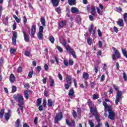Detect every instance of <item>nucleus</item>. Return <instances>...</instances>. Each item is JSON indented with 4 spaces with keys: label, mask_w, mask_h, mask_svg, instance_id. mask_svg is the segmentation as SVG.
I'll return each instance as SVG.
<instances>
[{
    "label": "nucleus",
    "mask_w": 127,
    "mask_h": 127,
    "mask_svg": "<svg viewBox=\"0 0 127 127\" xmlns=\"http://www.w3.org/2000/svg\"><path fill=\"white\" fill-rule=\"evenodd\" d=\"M83 78L85 80H88V79H89V74L85 72L83 73Z\"/></svg>",
    "instance_id": "22"
},
{
    "label": "nucleus",
    "mask_w": 127,
    "mask_h": 127,
    "mask_svg": "<svg viewBox=\"0 0 127 127\" xmlns=\"http://www.w3.org/2000/svg\"><path fill=\"white\" fill-rule=\"evenodd\" d=\"M15 92H16V86H13L12 87V93H15Z\"/></svg>",
    "instance_id": "46"
},
{
    "label": "nucleus",
    "mask_w": 127,
    "mask_h": 127,
    "mask_svg": "<svg viewBox=\"0 0 127 127\" xmlns=\"http://www.w3.org/2000/svg\"><path fill=\"white\" fill-rule=\"evenodd\" d=\"M38 107H39V111H41L43 110V107L41 105H38Z\"/></svg>",
    "instance_id": "57"
},
{
    "label": "nucleus",
    "mask_w": 127,
    "mask_h": 127,
    "mask_svg": "<svg viewBox=\"0 0 127 127\" xmlns=\"http://www.w3.org/2000/svg\"><path fill=\"white\" fill-rule=\"evenodd\" d=\"M69 5H74L76 3V0H68Z\"/></svg>",
    "instance_id": "17"
},
{
    "label": "nucleus",
    "mask_w": 127,
    "mask_h": 127,
    "mask_svg": "<svg viewBox=\"0 0 127 127\" xmlns=\"http://www.w3.org/2000/svg\"><path fill=\"white\" fill-rule=\"evenodd\" d=\"M70 86H71V84L66 83L64 85V88H65V90H69V88H70Z\"/></svg>",
    "instance_id": "35"
},
{
    "label": "nucleus",
    "mask_w": 127,
    "mask_h": 127,
    "mask_svg": "<svg viewBox=\"0 0 127 127\" xmlns=\"http://www.w3.org/2000/svg\"><path fill=\"white\" fill-rule=\"evenodd\" d=\"M24 34V40L26 42H29V35L26 34L25 32L23 33Z\"/></svg>",
    "instance_id": "11"
},
{
    "label": "nucleus",
    "mask_w": 127,
    "mask_h": 127,
    "mask_svg": "<svg viewBox=\"0 0 127 127\" xmlns=\"http://www.w3.org/2000/svg\"><path fill=\"white\" fill-rule=\"evenodd\" d=\"M18 106H19L20 110H21L22 112H23V108L24 107L23 97H22L21 95H19L18 97Z\"/></svg>",
    "instance_id": "3"
},
{
    "label": "nucleus",
    "mask_w": 127,
    "mask_h": 127,
    "mask_svg": "<svg viewBox=\"0 0 127 127\" xmlns=\"http://www.w3.org/2000/svg\"><path fill=\"white\" fill-rule=\"evenodd\" d=\"M61 43H62L63 46H64V47H67V42H66V41H65L64 40L61 41Z\"/></svg>",
    "instance_id": "26"
},
{
    "label": "nucleus",
    "mask_w": 127,
    "mask_h": 127,
    "mask_svg": "<svg viewBox=\"0 0 127 127\" xmlns=\"http://www.w3.org/2000/svg\"><path fill=\"white\" fill-rule=\"evenodd\" d=\"M100 121H101V120L100 119V118H99V121H97L98 124L95 126V127H101L103 126V124H102V123L100 122Z\"/></svg>",
    "instance_id": "28"
},
{
    "label": "nucleus",
    "mask_w": 127,
    "mask_h": 127,
    "mask_svg": "<svg viewBox=\"0 0 127 127\" xmlns=\"http://www.w3.org/2000/svg\"><path fill=\"white\" fill-rule=\"evenodd\" d=\"M71 11L72 13H78L79 12V9L75 7H72L71 8Z\"/></svg>",
    "instance_id": "12"
},
{
    "label": "nucleus",
    "mask_w": 127,
    "mask_h": 127,
    "mask_svg": "<svg viewBox=\"0 0 127 127\" xmlns=\"http://www.w3.org/2000/svg\"><path fill=\"white\" fill-rule=\"evenodd\" d=\"M42 81H43V83L44 84H46V82L47 81V78L46 77H45L44 79H43Z\"/></svg>",
    "instance_id": "60"
},
{
    "label": "nucleus",
    "mask_w": 127,
    "mask_h": 127,
    "mask_svg": "<svg viewBox=\"0 0 127 127\" xmlns=\"http://www.w3.org/2000/svg\"><path fill=\"white\" fill-rule=\"evenodd\" d=\"M63 119V115L62 113L60 112L59 113H57L56 116L55 117V124H57L61 121Z\"/></svg>",
    "instance_id": "5"
},
{
    "label": "nucleus",
    "mask_w": 127,
    "mask_h": 127,
    "mask_svg": "<svg viewBox=\"0 0 127 127\" xmlns=\"http://www.w3.org/2000/svg\"><path fill=\"white\" fill-rule=\"evenodd\" d=\"M123 79H124V81H127V76L126 72L123 73Z\"/></svg>",
    "instance_id": "43"
},
{
    "label": "nucleus",
    "mask_w": 127,
    "mask_h": 127,
    "mask_svg": "<svg viewBox=\"0 0 127 127\" xmlns=\"http://www.w3.org/2000/svg\"><path fill=\"white\" fill-rule=\"evenodd\" d=\"M77 113L78 115H81V109L77 108Z\"/></svg>",
    "instance_id": "58"
},
{
    "label": "nucleus",
    "mask_w": 127,
    "mask_h": 127,
    "mask_svg": "<svg viewBox=\"0 0 127 127\" xmlns=\"http://www.w3.org/2000/svg\"><path fill=\"white\" fill-rule=\"evenodd\" d=\"M64 64L65 67H68V61L67 60L65 59L64 61Z\"/></svg>",
    "instance_id": "40"
},
{
    "label": "nucleus",
    "mask_w": 127,
    "mask_h": 127,
    "mask_svg": "<svg viewBox=\"0 0 127 127\" xmlns=\"http://www.w3.org/2000/svg\"><path fill=\"white\" fill-rule=\"evenodd\" d=\"M113 87L116 91H117L115 103L116 105H119V102L121 101V98H122V95H123V92L119 90V87L117 85H116V84H113Z\"/></svg>",
    "instance_id": "1"
},
{
    "label": "nucleus",
    "mask_w": 127,
    "mask_h": 127,
    "mask_svg": "<svg viewBox=\"0 0 127 127\" xmlns=\"http://www.w3.org/2000/svg\"><path fill=\"white\" fill-rule=\"evenodd\" d=\"M24 97L25 99H28L29 97L28 96V91L27 90H25L24 91Z\"/></svg>",
    "instance_id": "27"
},
{
    "label": "nucleus",
    "mask_w": 127,
    "mask_h": 127,
    "mask_svg": "<svg viewBox=\"0 0 127 127\" xmlns=\"http://www.w3.org/2000/svg\"><path fill=\"white\" fill-rule=\"evenodd\" d=\"M66 23H67V21L66 20H64V21H62L59 22V27L61 28H63L65 25H66Z\"/></svg>",
    "instance_id": "9"
},
{
    "label": "nucleus",
    "mask_w": 127,
    "mask_h": 127,
    "mask_svg": "<svg viewBox=\"0 0 127 127\" xmlns=\"http://www.w3.org/2000/svg\"><path fill=\"white\" fill-rule=\"evenodd\" d=\"M90 112L93 116H95V118L96 121L99 122V119H100V114H99V113H98V110H97V107H90Z\"/></svg>",
    "instance_id": "2"
},
{
    "label": "nucleus",
    "mask_w": 127,
    "mask_h": 127,
    "mask_svg": "<svg viewBox=\"0 0 127 127\" xmlns=\"http://www.w3.org/2000/svg\"><path fill=\"white\" fill-rule=\"evenodd\" d=\"M105 75H102L101 77V81H102L103 82V81H105Z\"/></svg>",
    "instance_id": "62"
},
{
    "label": "nucleus",
    "mask_w": 127,
    "mask_h": 127,
    "mask_svg": "<svg viewBox=\"0 0 127 127\" xmlns=\"http://www.w3.org/2000/svg\"><path fill=\"white\" fill-rule=\"evenodd\" d=\"M17 38V33L16 32L13 33V36L12 39H16Z\"/></svg>",
    "instance_id": "31"
},
{
    "label": "nucleus",
    "mask_w": 127,
    "mask_h": 127,
    "mask_svg": "<svg viewBox=\"0 0 127 127\" xmlns=\"http://www.w3.org/2000/svg\"><path fill=\"white\" fill-rule=\"evenodd\" d=\"M65 124H66L67 126H68V127H71V123L68 121V119L65 120Z\"/></svg>",
    "instance_id": "41"
},
{
    "label": "nucleus",
    "mask_w": 127,
    "mask_h": 127,
    "mask_svg": "<svg viewBox=\"0 0 127 127\" xmlns=\"http://www.w3.org/2000/svg\"><path fill=\"white\" fill-rule=\"evenodd\" d=\"M58 76H59V78L60 80L61 81H62L63 77H62V75L61 74V73H59Z\"/></svg>",
    "instance_id": "59"
},
{
    "label": "nucleus",
    "mask_w": 127,
    "mask_h": 127,
    "mask_svg": "<svg viewBox=\"0 0 127 127\" xmlns=\"http://www.w3.org/2000/svg\"><path fill=\"white\" fill-rule=\"evenodd\" d=\"M15 127H21L20 125V121H19V119H18L15 123Z\"/></svg>",
    "instance_id": "21"
},
{
    "label": "nucleus",
    "mask_w": 127,
    "mask_h": 127,
    "mask_svg": "<svg viewBox=\"0 0 127 127\" xmlns=\"http://www.w3.org/2000/svg\"><path fill=\"white\" fill-rule=\"evenodd\" d=\"M56 11L59 14L61 13V9L60 7H58L56 9Z\"/></svg>",
    "instance_id": "45"
},
{
    "label": "nucleus",
    "mask_w": 127,
    "mask_h": 127,
    "mask_svg": "<svg viewBox=\"0 0 127 127\" xmlns=\"http://www.w3.org/2000/svg\"><path fill=\"white\" fill-rule=\"evenodd\" d=\"M66 50L67 51H69V53H71V54L72 55L73 57L74 58H76V54H75V52L73 50V49H71L69 45H67L66 46Z\"/></svg>",
    "instance_id": "7"
},
{
    "label": "nucleus",
    "mask_w": 127,
    "mask_h": 127,
    "mask_svg": "<svg viewBox=\"0 0 127 127\" xmlns=\"http://www.w3.org/2000/svg\"><path fill=\"white\" fill-rule=\"evenodd\" d=\"M48 105L49 107H52L53 106V101L52 99L48 100Z\"/></svg>",
    "instance_id": "19"
},
{
    "label": "nucleus",
    "mask_w": 127,
    "mask_h": 127,
    "mask_svg": "<svg viewBox=\"0 0 127 127\" xmlns=\"http://www.w3.org/2000/svg\"><path fill=\"white\" fill-rule=\"evenodd\" d=\"M44 29V28L43 27V26H41L39 29V32H43Z\"/></svg>",
    "instance_id": "52"
},
{
    "label": "nucleus",
    "mask_w": 127,
    "mask_h": 127,
    "mask_svg": "<svg viewBox=\"0 0 127 127\" xmlns=\"http://www.w3.org/2000/svg\"><path fill=\"white\" fill-rule=\"evenodd\" d=\"M15 49H11L10 50L11 54H13V53H15Z\"/></svg>",
    "instance_id": "51"
},
{
    "label": "nucleus",
    "mask_w": 127,
    "mask_h": 127,
    "mask_svg": "<svg viewBox=\"0 0 127 127\" xmlns=\"http://www.w3.org/2000/svg\"><path fill=\"white\" fill-rule=\"evenodd\" d=\"M73 83L74 84V86L77 88V80H76V79H73Z\"/></svg>",
    "instance_id": "61"
},
{
    "label": "nucleus",
    "mask_w": 127,
    "mask_h": 127,
    "mask_svg": "<svg viewBox=\"0 0 127 127\" xmlns=\"http://www.w3.org/2000/svg\"><path fill=\"white\" fill-rule=\"evenodd\" d=\"M92 98L93 100H97V99H99V95L97 94H93L92 96Z\"/></svg>",
    "instance_id": "30"
},
{
    "label": "nucleus",
    "mask_w": 127,
    "mask_h": 127,
    "mask_svg": "<svg viewBox=\"0 0 127 127\" xmlns=\"http://www.w3.org/2000/svg\"><path fill=\"white\" fill-rule=\"evenodd\" d=\"M40 21L42 23L43 26H45V19L44 18L41 17L40 19Z\"/></svg>",
    "instance_id": "23"
},
{
    "label": "nucleus",
    "mask_w": 127,
    "mask_h": 127,
    "mask_svg": "<svg viewBox=\"0 0 127 127\" xmlns=\"http://www.w3.org/2000/svg\"><path fill=\"white\" fill-rule=\"evenodd\" d=\"M87 43L89 45H91V44H92V39H91L90 38H88L87 39Z\"/></svg>",
    "instance_id": "42"
},
{
    "label": "nucleus",
    "mask_w": 127,
    "mask_h": 127,
    "mask_svg": "<svg viewBox=\"0 0 127 127\" xmlns=\"http://www.w3.org/2000/svg\"><path fill=\"white\" fill-rule=\"evenodd\" d=\"M62 1H64V0H61ZM51 2L54 6H58L59 4V0H51Z\"/></svg>",
    "instance_id": "8"
},
{
    "label": "nucleus",
    "mask_w": 127,
    "mask_h": 127,
    "mask_svg": "<svg viewBox=\"0 0 127 127\" xmlns=\"http://www.w3.org/2000/svg\"><path fill=\"white\" fill-rule=\"evenodd\" d=\"M53 86H54V80L50 79V86L53 87Z\"/></svg>",
    "instance_id": "38"
},
{
    "label": "nucleus",
    "mask_w": 127,
    "mask_h": 127,
    "mask_svg": "<svg viewBox=\"0 0 127 127\" xmlns=\"http://www.w3.org/2000/svg\"><path fill=\"white\" fill-rule=\"evenodd\" d=\"M57 48L60 52H63V49H62V48H61L60 46H58Z\"/></svg>",
    "instance_id": "47"
},
{
    "label": "nucleus",
    "mask_w": 127,
    "mask_h": 127,
    "mask_svg": "<svg viewBox=\"0 0 127 127\" xmlns=\"http://www.w3.org/2000/svg\"><path fill=\"white\" fill-rule=\"evenodd\" d=\"M3 115H4V109H2L0 112V118H3Z\"/></svg>",
    "instance_id": "24"
},
{
    "label": "nucleus",
    "mask_w": 127,
    "mask_h": 127,
    "mask_svg": "<svg viewBox=\"0 0 127 127\" xmlns=\"http://www.w3.org/2000/svg\"><path fill=\"white\" fill-rule=\"evenodd\" d=\"M13 17L15 19V20L16 21L17 23H19V22H20V20H19V19L18 18V17H17V16H16V15H13Z\"/></svg>",
    "instance_id": "25"
},
{
    "label": "nucleus",
    "mask_w": 127,
    "mask_h": 127,
    "mask_svg": "<svg viewBox=\"0 0 127 127\" xmlns=\"http://www.w3.org/2000/svg\"><path fill=\"white\" fill-rule=\"evenodd\" d=\"M75 94V92H74V89H72L70 90H69L68 92V96L70 98H72L74 96V94Z\"/></svg>",
    "instance_id": "14"
},
{
    "label": "nucleus",
    "mask_w": 127,
    "mask_h": 127,
    "mask_svg": "<svg viewBox=\"0 0 127 127\" xmlns=\"http://www.w3.org/2000/svg\"><path fill=\"white\" fill-rule=\"evenodd\" d=\"M22 71V67L21 66L18 67L17 69V71L18 72V73H20V72H21Z\"/></svg>",
    "instance_id": "55"
},
{
    "label": "nucleus",
    "mask_w": 127,
    "mask_h": 127,
    "mask_svg": "<svg viewBox=\"0 0 127 127\" xmlns=\"http://www.w3.org/2000/svg\"><path fill=\"white\" fill-rule=\"evenodd\" d=\"M37 106H40L41 105V99L39 98L37 100Z\"/></svg>",
    "instance_id": "39"
},
{
    "label": "nucleus",
    "mask_w": 127,
    "mask_h": 127,
    "mask_svg": "<svg viewBox=\"0 0 127 127\" xmlns=\"http://www.w3.org/2000/svg\"><path fill=\"white\" fill-rule=\"evenodd\" d=\"M32 75H33V71H30L29 72L28 77H29V78L30 79V78H32Z\"/></svg>",
    "instance_id": "37"
},
{
    "label": "nucleus",
    "mask_w": 127,
    "mask_h": 127,
    "mask_svg": "<svg viewBox=\"0 0 127 127\" xmlns=\"http://www.w3.org/2000/svg\"><path fill=\"white\" fill-rule=\"evenodd\" d=\"M72 116L74 119H76L77 118V112L75 110H73L72 112Z\"/></svg>",
    "instance_id": "36"
},
{
    "label": "nucleus",
    "mask_w": 127,
    "mask_h": 127,
    "mask_svg": "<svg viewBox=\"0 0 127 127\" xmlns=\"http://www.w3.org/2000/svg\"><path fill=\"white\" fill-rule=\"evenodd\" d=\"M103 105L104 106L105 111H106V110H107V109H108V110H109V108L111 107V106H108V104H107V102H106V101L103 102Z\"/></svg>",
    "instance_id": "18"
},
{
    "label": "nucleus",
    "mask_w": 127,
    "mask_h": 127,
    "mask_svg": "<svg viewBox=\"0 0 127 127\" xmlns=\"http://www.w3.org/2000/svg\"><path fill=\"white\" fill-rule=\"evenodd\" d=\"M98 45H99V47H100V48H101L102 47V46H103V43L101 41H99Z\"/></svg>",
    "instance_id": "56"
},
{
    "label": "nucleus",
    "mask_w": 127,
    "mask_h": 127,
    "mask_svg": "<svg viewBox=\"0 0 127 127\" xmlns=\"http://www.w3.org/2000/svg\"><path fill=\"white\" fill-rule=\"evenodd\" d=\"M38 122V118L37 117H35L34 120V123L35 125H37Z\"/></svg>",
    "instance_id": "49"
},
{
    "label": "nucleus",
    "mask_w": 127,
    "mask_h": 127,
    "mask_svg": "<svg viewBox=\"0 0 127 127\" xmlns=\"http://www.w3.org/2000/svg\"><path fill=\"white\" fill-rule=\"evenodd\" d=\"M37 36L40 40H42V39H43V34L42 32H39L37 34Z\"/></svg>",
    "instance_id": "16"
},
{
    "label": "nucleus",
    "mask_w": 127,
    "mask_h": 127,
    "mask_svg": "<svg viewBox=\"0 0 127 127\" xmlns=\"http://www.w3.org/2000/svg\"><path fill=\"white\" fill-rule=\"evenodd\" d=\"M109 113V118L112 121H114L115 120V117L116 116V114L114 111L112 110V107H109L108 109Z\"/></svg>",
    "instance_id": "6"
},
{
    "label": "nucleus",
    "mask_w": 127,
    "mask_h": 127,
    "mask_svg": "<svg viewBox=\"0 0 127 127\" xmlns=\"http://www.w3.org/2000/svg\"><path fill=\"white\" fill-rule=\"evenodd\" d=\"M31 31L32 32H35L36 31V27L35 25H33L31 27Z\"/></svg>",
    "instance_id": "29"
},
{
    "label": "nucleus",
    "mask_w": 127,
    "mask_h": 127,
    "mask_svg": "<svg viewBox=\"0 0 127 127\" xmlns=\"http://www.w3.org/2000/svg\"><path fill=\"white\" fill-rule=\"evenodd\" d=\"M49 40L51 42V43H54V41H55V40L54 39V37L53 36H51L49 37Z\"/></svg>",
    "instance_id": "32"
},
{
    "label": "nucleus",
    "mask_w": 127,
    "mask_h": 127,
    "mask_svg": "<svg viewBox=\"0 0 127 127\" xmlns=\"http://www.w3.org/2000/svg\"><path fill=\"white\" fill-rule=\"evenodd\" d=\"M43 107H46V101L45 100V99L43 100Z\"/></svg>",
    "instance_id": "64"
},
{
    "label": "nucleus",
    "mask_w": 127,
    "mask_h": 127,
    "mask_svg": "<svg viewBox=\"0 0 127 127\" xmlns=\"http://www.w3.org/2000/svg\"><path fill=\"white\" fill-rule=\"evenodd\" d=\"M24 86L27 89H28V88H30V86H29V84L28 83H25V84H24Z\"/></svg>",
    "instance_id": "53"
},
{
    "label": "nucleus",
    "mask_w": 127,
    "mask_h": 127,
    "mask_svg": "<svg viewBox=\"0 0 127 127\" xmlns=\"http://www.w3.org/2000/svg\"><path fill=\"white\" fill-rule=\"evenodd\" d=\"M73 64H74V61H73V59H70L68 61V64L70 65V66H72Z\"/></svg>",
    "instance_id": "34"
},
{
    "label": "nucleus",
    "mask_w": 127,
    "mask_h": 127,
    "mask_svg": "<svg viewBox=\"0 0 127 127\" xmlns=\"http://www.w3.org/2000/svg\"><path fill=\"white\" fill-rule=\"evenodd\" d=\"M123 17L124 19V21H125V22H127V13L124 14Z\"/></svg>",
    "instance_id": "44"
},
{
    "label": "nucleus",
    "mask_w": 127,
    "mask_h": 127,
    "mask_svg": "<svg viewBox=\"0 0 127 127\" xmlns=\"http://www.w3.org/2000/svg\"><path fill=\"white\" fill-rule=\"evenodd\" d=\"M66 81V84H68L69 85H71L72 84V77L71 76H67L65 78Z\"/></svg>",
    "instance_id": "10"
},
{
    "label": "nucleus",
    "mask_w": 127,
    "mask_h": 127,
    "mask_svg": "<svg viewBox=\"0 0 127 127\" xmlns=\"http://www.w3.org/2000/svg\"><path fill=\"white\" fill-rule=\"evenodd\" d=\"M116 10L118 12H122V8L119 7H117L116 8Z\"/></svg>",
    "instance_id": "54"
},
{
    "label": "nucleus",
    "mask_w": 127,
    "mask_h": 127,
    "mask_svg": "<svg viewBox=\"0 0 127 127\" xmlns=\"http://www.w3.org/2000/svg\"><path fill=\"white\" fill-rule=\"evenodd\" d=\"M112 49L115 52V54L112 55V59L114 61H116V60H117V58H120L121 57V54H120V52L117 50V49H116V48L113 47Z\"/></svg>",
    "instance_id": "4"
},
{
    "label": "nucleus",
    "mask_w": 127,
    "mask_h": 127,
    "mask_svg": "<svg viewBox=\"0 0 127 127\" xmlns=\"http://www.w3.org/2000/svg\"><path fill=\"white\" fill-rule=\"evenodd\" d=\"M4 118L6 121H8L9 120V118H10V115L9 114L6 113L4 114Z\"/></svg>",
    "instance_id": "20"
},
{
    "label": "nucleus",
    "mask_w": 127,
    "mask_h": 127,
    "mask_svg": "<svg viewBox=\"0 0 127 127\" xmlns=\"http://www.w3.org/2000/svg\"><path fill=\"white\" fill-rule=\"evenodd\" d=\"M23 22L24 24H26V23L27 22V19L26 18V16H23Z\"/></svg>",
    "instance_id": "48"
},
{
    "label": "nucleus",
    "mask_w": 127,
    "mask_h": 127,
    "mask_svg": "<svg viewBox=\"0 0 127 127\" xmlns=\"http://www.w3.org/2000/svg\"><path fill=\"white\" fill-rule=\"evenodd\" d=\"M117 24L119 25V26H124V20L122 19H119L118 20V22L117 23Z\"/></svg>",
    "instance_id": "15"
},
{
    "label": "nucleus",
    "mask_w": 127,
    "mask_h": 127,
    "mask_svg": "<svg viewBox=\"0 0 127 127\" xmlns=\"http://www.w3.org/2000/svg\"><path fill=\"white\" fill-rule=\"evenodd\" d=\"M25 56H27L28 57H29L30 55V53L28 51L25 52Z\"/></svg>",
    "instance_id": "50"
},
{
    "label": "nucleus",
    "mask_w": 127,
    "mask_h": 127,
    "mask_svg": "<svg viewBox=\"0 0 127 127\" xmlns=\"http://www.w3.org/2000/svg\"><path fill=\"white\" fill-rule=\"evenodd\" d=\"M44 69L46 70V71H47V70H48V65L45 64L44 65Z\"/></svg>",
    "instance_id": "63"
},
{
    "label": "nucleus",
    "mask_w": 127,
    "mask_h": 127,
    "mask_svg": "<svg viewBox=\"0 0 127 127\" xmlns=\"http://www.w3.org/2000/svg\"><path fill=\"white\" fill-rule=\"evenodd\" d=\"M15 80V76H14V75L13 74H11V75L9 76V80L11 83H13Z\"/></svg>",
    "instance_id": "13"
},
{
    "label": "nucleus",
    "mask_w": 127,
    "mask_h": 127,
    "mask_svg": "<svg viewBox=\"0 0 127 127\" xmlns=\"http://www.w3.org/2000/svg\"><path fill=\"white\" fill-rule=\"evenodd\" d=\"M88 124H89V126H90V127H95L93 122H92V121H91L90 120H88Z\"/></svg>",
    "instance_id": "33"
}]
</instances>
